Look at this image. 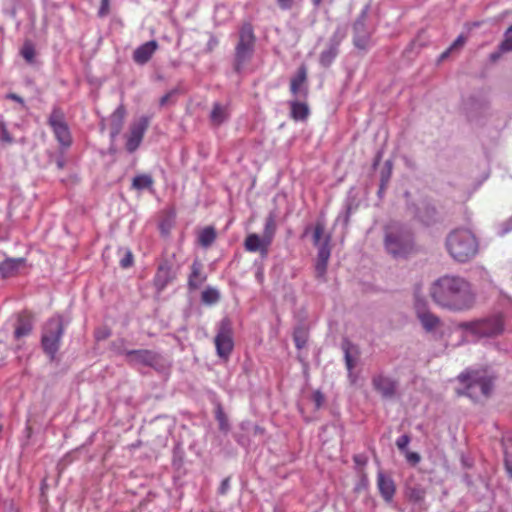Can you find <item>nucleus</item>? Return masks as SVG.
Listing matches in <instances>:
<instances>
[{
  "label": "nucleus",
  "instance_id": "864d4df0",
  "mask_svg": "<svg viewBox=\"0 0 512 512\" xmlns=\"http://www.w3.org/2000/svg\"><path fill=\"white\" fill-rule=\"evenodd\" d=\"M323 0H312V3L315 7H319Z\"/></svg>",
  "mask_w": 512,
  "mask_h": 512
},
{
  "label": "nucleus",
  "instance_id": "2f4dec72",
  "mask_svg": "<svg viewBox=\"0 0 512 512\" xmlns=\"http://www.w3.org/2000/svg\"><path fill=\"white\" fill-rule=\"evenodd\" d=\"M201 299L206 304H215L219 301L220 294L215 288L208 287L202 292Z\"/></svg>",
  "mask_w": 512,
  "mask_h": 512
},
{
  "label": "nucleus",
  "instance_id": "cd10ccee",
  "mask_svg": "<svg viewBox=\"0 0 512 512\" xmlns=\"http://www.w3.org/2000/svg\"><path fill=\"white\" fill-rule=\"evenodd\" d=\"M342 348H343V351H344V355H345V363H346V367L348 369L349 372H351L353 370V368L355 367V359L353 358V353L355 355L358 354V351L357 349L347 340H345L342 344Z\"/></svg>",
  "mask_w": 512,
  "mask_h": 512
},
{
  "label": "nucleus",
  "instance_id": "c9c22d12",
  "mask_svg": "<svg viewBox=\"0 0 512 512\" xmlns=\"http://www.w3.org/2000/svg\"><path fill=\"white\" fill-rule=\"evenodd\" d=\"M324 231H325L324 224L321 222H317L315 225V228H314V233H313V243L315 246H320L322 244L321 238L324 234Z\"/></svg>",
  "mask_w": 512,
  "mask_h": 512
},
{
  "label": "nucleus",
  "instance_id": "49530a36",
  "mask_svg": "<svg viewBox=\"0 0 512 512\" xmlns=\"http://www.w3.org/2000/svg\"><path fill=\"white\" fill-rule=\"evenodd\" d=\"M276 1H277L278 6L282 10H289L292 8V6L294 4V0H276Z\"/></svg>",
  "mask_w": 512,
  "mask_h": 512
},
{
  "label": "nucleus",
  "instance_id": "20e7f679",
  "mask_svg": "<svg viewBox=\"0 0 512 512\" xmlns=\"http://www.w3.org/2000/svg\"><path fill=\"white\" fill-rule=\"evenodd\" d=\"M458 327L476 337H495L503 333L504 319L501 315H495L485 319L461 322Z\"/></svg>",
  "mask_w": 512,
  "mask_h": 512
},
{
  "label": "nucleus",
  "instance_id": "3c124183",
  "mask_svg": "<svg viewBox=\"0 0 512 512\" xmlns=\"http://www.w3.org/2000/svg\"><path fill=\"white\" fill-rule=\"evenodd\" d=\"M503 52H500V49L496 52H493L490 54L489 58H490V61L491 62H496L500 57H501V54Z\"/></svg>",
  "mask_w": 512,
  "mask_h": 512
},
{
  "label": "nucleus",
  "instance_id": "de8ad7c7",
  "mask_svg": "<svg viewBox=\"0 0 512 512\" xmlns=\"http://www.w3.org/2000/svg\"><path fill=\"white\" fill-rule=\"evenodd\" d=\"M313 400L316 404V407L319 408L324 402V396L320 391H316L313 393Z\"/></svg>",
  "mask_w": 512,
  "mask_h": 512
},
{
  "label": "nucleus",
  "instance_id": "f257e3e1",
  "mask_svg": "<svg viewBox=\"0 0 512 512\" xmlns=\"http://www.w3.org/2000/svg\"><path fill=\"white\" fill-rule=\"evenodd\" d=\"M429 294L437 306L453 312L470 310L476 302L471 284L460 276L438 278L431 284Z\"/></svg>",
  "mask_w": 512,
  "mask_h": 512
},
{
  "label": "nucleus",
  "instance_id": "473e14b6",
  "mask_svg": "<svg viewBox=\"0 0 512 512\" xmlns=\"http://www.w3.org/2000/svg\"><path fill=\"white\" fill-rule=\"evenodd\" d=\"M215 418L218 421L219 429L221 431L227 432L229 430L228 418L223 411L221 405H218L215 411Z\"/></svg>",
  "mask_w": 512,
  "mask_h": 512
},
{
  "label": "nucleus",
  "instance_id": "ea45409f",
  "mask_svg": "<svg viewBox=\"0 0 512 512\" xmlns=\"http://www.w3.org/2000/svg\"><path fill=\"white\" fill-rule=\"evenodd\" d=\"M0 131H1V134H0L1 141L9 143V144L13 142V138L10 135V133L8 132V130L6 129V126L4 125V123L0 124Z\"/></svg>",
  "mask_w": 512,
  "mask_h": 512
},
{
  "label": "nucleus",
  "instance_id": "c756f323",
  "mask_svg": "<svg viewBox=\"0 0 512 512\" xmlns=\"http://www.w3.org/2000/svg\"><path fill=\"white\" fill-rule=\"evenodd\" d=\"M425 495L426 490L420 485L407 486L406 488V496L410 501L421 502L424 500Z\"/></svg>",
  "mask_w": 512,
  "mask_h": 512
},
{
  "label": "nucleus",
  "instance_id": "79ce46f5",
  "mask_svg": "<svg viewBox=\"0 0 512 512\" xmlns=\"http://www.w3.org/2000/svg\"><path fill=\"white\" fill-rule=\"evenodd\" d=\"M328 261L317 260L316 262V273L317 276L322 277L326 273Z\"/></svg>",
  "mask_w": 512,
  "mask_h": 512
},
{
  "label": "nucleus",
  "instance_id": "412c9836",
  "mask_svg": "<svg viewBox=\"0 0 512 512\" xmlns=\"http://www.w3.org/2000/svg\"><path fill=\"white\" fill-rule=\"evenodd\" d=\"M307 81V68L302 64L290 81V91L296 96L301 91V87L305 85Z\"/></svg>",
  "mask_w": 512,
  "mask_h": 512
},
{
  "label": "nucleus",
  "instance_id": "9b49d317",
  "mask_svg": "<svg viewBox=\"0 0 512 512\" xmlns=\"http://www.w3.org/2000/svg\"><path fill=\"white\" fill-rule=\"evenodd\" d=\"M126 356L133 362L153 368L157 367L161 360L160 354L148 349L129 350L126 352Z\"/></svg>",
  "mask_w": 512,
  "mask_h": 512
},
{
  "label": "nucleus",
  "instance_id": "9d476101",
  "mask_svg": "<svg viewBox=\"0 0 512 512\" xmlns=\"http://www.w3.org/2000/svg\"><path fill=\"white\" fill-rule=\"evenodd\" d=\"M149 125L150 118L148 116H141L131 123L125 144L128 152L133 153L139 148Z\"/></svg>",
  "mask_w": 512,
  "mask_h": 512
},
{
  "label": "nucleus",
  "instance_id": "f03ea898",
  "mask_svg": "<svg viewBox=\"0 0 512 512\" xmlns=\"http://www.w3.org/2000/svg\"><path fill=\"white\" fill-rule=\"evenodd\" d=\"M449 255L458 262H467L478 253L479 245L476 236L469 229H455L446 238Z\"/></svg>",
  "mask_w": 512,
  "mask_h": 512
},
{
  "label": "nucleus",
  "instance_id": "4c0bfd02",
  "mask_svg": "<svg viewBox=\"0 0 512 512\" xmlns=\"http://www.w3.org/2000/svg\"><path fill=\"white\" fill-rule=\"evenodd\" d=\"M500 52L512 51V36L505 33L504 40L499 45Z\"/></svg>",
  "mask_w": 512,
  "mask_h": 512
},
{
  "label": "nucleus",
  "instance_id": "09e8293b",
  "mask_svg": "<svg viewBox=\"0 0 512 512\" xmlns=\"http://www.w3.org/2000/svg\"><path fill=\"white\" fill-rule=\"evenodd\" d=\"M229 487H230V480H229V478H225L221 482V485L219 487V493L220 494H226V492L228 491Z\"/></svg>",
  "mask_w": 512,
  "mask_h": 512
},
{
  "label": "nucleus",
  "instance_id": "7ed1b4c3",
  "mask_svg": "<svg viewBox=\"0 0 512 512\" xmlns=\"http://www.w3.org/2000/svg\"><path fill=\"white\" fill-rule=\"evenodd\" d=\"M64 334V323L60 315L53 316L44 324L41 336L43 351L54 360L61 345Z\"/></svg>",
  "mask_w": 512,
  "mask_h": 512
},
{
  "label": "nucleus",
  "instance_id": "0eeeda50",
  "mask_svg": "<svg viewBox=\"0 0 512 512\" xmlns=\"http://www.w3.org/2000/svg\"><path fill=\"white\" fill-rule=\"evenodd\" d=\"M256 37L251 23H244L239 32V41L235 48V70L239 72L254 52Z\"/></svg>",
  "mask_w": 512,
  "mask_h": 512
},
{
  "label": "nucleus",
  "instance_id": "4468645a",
  "mask_svg": "<svg viewBox=\"0 0 512 512\" xmlns=\"http://www.w3.org/2000/svg\"><path fill=\"white\" fill-rule=\"evenodd\" d=\"M158 49V43L155 40L148 41L135 49L133 60L139 65L146 64Z\"/></svg>",
  "mask_w": 512,
  "mask_h": 512
},
{
  "label": "nucleus",
  "instance_id": "72a5a7b5",
  "mask_svg": "<svg viewBox=\"0 0 512 512\" xmlns=\"http://www.w3.org/2000/svg\"><path fill=\"white\" fill-rule=\"evenodd\" d=\"M329 242H330V236H327L326 239L322 242V244L320 246H318L319 249H318L317 260L329 261L330 254H331Z\"/></svg>",
  "mask_w": 512,
  "mask_h": 512
},
{
  "label": "nucleus",
  "instance_id": "dca6fc26",
  "mask_svg": "<svg viewBox=\"0 0 512 512\" xmlns=\"http://www.w3.org/2000/svg\"><path fill=\"white\" fill-rule=\"evenodd\" d=\"M377 486L383 499L391 502L396 491L393 479L380 472L377 476Z\"/></svg>",
  "mask_w": 512,
  "mask_h": 512
},
{
  "label": "nucleus",
  "instance_id": "423d86ee",
  "mask_svg": "<svg viewBox=\"0 0 512 512\" xmlns=\"http://www.w3.org/2000/svg\"><path fill=\"white\" fill-rule=\"evenodd\" d=\"M461 383L466 385V395L478 399L481 395L488 397L492 391V379L480 371H465L458 376Z\"/></svg>",
  "mask_w": 512,
  "mask_h": 512
},
{
  "label": "nucleus",
  "instance_id": "58836bf2",
  "mask_svg": "<svg viewBox=\"0 0 512 512\" xmlns=\"http://www.w3.org/2000/svg\"><path fill=\"white\" fill-rule=\"evenodd\" d=\"M133 261H134V258H133L132 252L127 251L125 253V256L120 260V266L122 268H128L133 265Z\"/></svg>",
  "mask_w": 512,
  "mask_h": 512
},
{
  "label": "nucleus",
  "instance_id": "a19ab883",
  "mask_svg": "<svg viewBox=\"0 0 512 512\" xmlns=\"http://www.w3.org/2000/svg\"><path fill=\"white\" fill-rule=\"evenodd\" d=\"M410 443V437L408 435H402L396 440V445L399 450L404 451Z\"/></svg>",
  "mask_w": 512,
  "mask_h": 512
},
{
  "label": "nucleus",
  "instance_id": "2eb2a0df",
  "mask_svg": "<svg viewBox=\"0 0 512 512\" xmlns=\"http://www.w3.org/2000/svg\"><path fill=\"white\" fill-rule=\"evenodd\" d=\"M172 272L168 264H160L153 278V285L158 293H161L172 281Z\"/></svg>",
  "mask_w": 512,
  "mask_h": 512
},
{
  "label": "nucleus",
  "instance_id": "b1692460",
  "mask_svg": "<svg viewBox=\"0 0 512 512\" xmlns=\"http://www.w3.org/2000/svg\"><path fill=\"white\" fill-rule=\"evenodd\" d=\"M309 107L306 103L292 101L290 102V116L295 121H304L309 116Z\"/></svg>",
  "mask_w": 512,
  "mask_h": 512
},
{
  "label": "nucleus",
  "instance_id": "6ab92c4d",
  "mask_svg": "<svg viewBox=\"0 0 512 512\" xmlns=\"http://www.w3.org/2000/svg\"><path fill=\"white\" fill-rule=\"evenodd\" d=\"M230 117L229 106L221 103H214L210 113V122L213 126H220Z\"/></svg>",
  "mask_w": 512,
  "mask_h": 512
},
{
  "label": "nucleus",
  "instance_id": "c85d7f7f",
  "mask_svg": "<svg viewBox=\"0 0 512 512\" xmlns=\"http://www.w3.org/2000/svg\"><path fill=\"white\" fill-rule=\"evenodd\" d=\"M154 183L153 178L148 174H140L133 178L132 188L136 190L150 189Z\"/></svg>",
  "mask_w": 512,
  "mask_h": 512
},
{
  "label": "nucleus",
  "instance_id": "a211bd4d",
  "mask_svg": "<svg viewBox=\"0 0 512 512\" xmlns=\"http://www.w3.org/2000/svg\"><path fill=\"white\" fill-rule=\"evenodd\" d=\"M340 41L341 39L336 37L332 38L328 48L321 52L319 62L323 67H329L337 57Z\"/></svg>",
  "mask_w": 512,
  "mask_h": 512
},
{
  "label": "nucleus",
  "instance_id": "603ef678",
  "mask_svg": "<svg viewBox=\"0 0 512 512\" xmlns=\"http://www.w3.org/2000/svg\"><path fill=\"white\" fill-rule=\"evenodd\" d=\"M7 98L15 100V101H17L19 103H23V99L20 96H18L17 94H14V93L8 94Z\"/></svg>",
  "mask_w": 512,
  "mask_h": 512
},
{
  "label": "nucleus",
  "instance_id": "4be33fe9",
  "mask_svg": "<svg viewBox=\"0 0 512 512\" xmlns=\"http://www.w3.org/2000/svg\"><path fill=\"white\" fill-rule=\"evenodd\" d=\"M33 324L32 319L29 315L21 314L18 317V321L15 327L14 336L16 339H20L29 335L32 331Z\"/></svg>",
  "mask_w": 512,
  "mask_h": 512
},
{
  "label": "nucleus",
  "instance_id": "37998d69",
  "mask_svg": "<svg viewBox=\"0 0 512 512\" xmlns=\"http://www.w3.org/2000/svg\"><path fill=\"white\" fill-rule=\"evenodd\" d=\"M406 459L412 465H416V464H418L420 462L421 457H420V455L417 452L407 451L406 452Z\"/></svg>",
  "mask_w": 512,
  "mask_h": 512
},
{
  "label": "nucleus",
  "instance_id": "c03bdc74",
  "mask_svg": "<svg viewBox=\"0 0 512 512\" xmlns=\"http://www.w3.org/2000/svg\"><path fill=\"white\" fill-rule=\"evenodd\" d=\"M294 342H295V346L298 348V349H301L305 346L306 344V338H305V335L302 334H298V333H295L294 334Z\"/></svg>",
  "mask_w": 512,
  "mask_h": 512
},
{
  "label": "nucleus",
  "instance_id": "f704fd0d",
  "mask_svg": "<svg viewBox=\"0 0 512 512\" xmlns=\"http://www.w3.org/2000/svg\"><path fill=\"white\" fill-rule=\"evenodd\" d=\"M20 53L27 62L32 63L35 57L34 45L29 41L25 42Z\"/></svg>",
  "mask_w": 512,
  "mask_h": 512
},
{
  "label": "nucleus",
  "instance_id": "a878e982",
  "mask_svg": "<svg viewBox=\"0 0 512 512\" xmlns=\"http://www.w3.org/2000/svg\"><path fill=\"white\" fill-rule=\"evenodd\" d=\"M417 315H418V318L420 319L423 327L427 331H432L440 323V319L433 313L421 312L419 309H417Z\"/></svg>",
  "mask_w": 512,
  "mask_h": 512
},
{
  "label": "nucleus",
  "instance_id": "393cba45",
  "mask_svg": "<svg viewBox=\"0 0 512 512\" xmlns=\"http://www.w3.org/2000/svg\"><path fill=\"white\" fill-rule=\"evenodd\" d=\"M125 116H126V109L123 105L118 106L116 108V110L113 112L112 127H111L112 136H116L120 133Z\"/></svg>",
  "mask_w": 512,
  "mask_h": 512
},
{
  "label": "nucleus",
  "instance_id": "6e6d98bb",
  "mask_svg": "<svg viewBox=\"0 0 512 512\" xmlns=\"http://www.w3.org/2000/svg\"><path fill=\"white\" fill-rule=\"evenodd\" d=\"M256 430H257V432H262V431H263V430H262V429H260L259 427H256Z\"/></svg>",
  "mask_w": 512,
  "mask_h": 512
},
{
  "label": "nucleus",
  "instance_id": "5fc2aeb1",
  "mask_svg": "<svg viewBox=\"0 0 512 512\" xmlns=\"http://www.w3.org/2000/svg\"><path fill=\"white\" fill-rule=\"evenodd\" d=\"M511 33H512V24L506 30V34H511Z\"/></svg>",
  "mask_w": 512,
  "mask_h": 512
},
{
  "label": "nucleus",
  "instance_id": "5701e85b",
  "mask_svg": "<svg viewBox=\"0 0 512 512\" xmlns=\"http://www.w3.org/2000/svg\"><path fill=\"white\" fill-rule=\"evenodd\" d=\"M202 264L194 261L191 265V274L188 279V285L191 289H197L206 280V276L202 275Z\"/></svg>",
  "mask_w": 512,
  "mask_h": 512
},
{
  "label": "nucleus",
  "instance_id": "e433bc0d",
  "mask_svg": "<svg viewBox=\"0 0 512 512\" xmlns=\"http://www.w3.org/2000/svg\"><path fill=\"white\" fill-rule=\"evenodd\" d=\"M466 38L463 35H459L456 40L451 44L447 51L442 54V58L446 57L451 51L464 46Z\"/></svg>",
  "mask_w": 512,
  "mask_h": 512
},
{
  "label": "nucleus",
  "instance_id": "8fccbe9b",
  "mask_svg": "<svg viewBox=\"0 0 512 512\" xmlns=\"http://www.w3.org/2000/svg\"><path fill=\"white\" fill-rule=\"evenodd\" d=\"M174 93H175V91H170V92L166 93L165 95H163L159 101L160 106H165L168 103V101L170 100V98L172 97V95H174Z\"/></svg>",
  "mask_w": 512,
  "mask_h": 512
},
{
  "label": "nucleus",
  "instance_id": "7c9ffc66",
  "mask_svg": "<svg viewBox=\"0 0 512 512\" xmlns=\"http://www.w3.org/2000/svg\"><path fill=\"white\" fill-rule=\"evenodd\" d=\"M277 229L275 216L270 214L265 221L263 236L266 238V242L272 243Z\"/></svg>",
  "mask_w": 512,
  "mask_h": 512
},
{
  "label": "nucleus",
  "instance_id": "aec40b11",
  "mask_svg": "<svg viewBox=\"0 0 512 512\" xmlns=\"http://www.w3.org/2000/svg\"><path fill=\"white\" fill-rule=\"evenodd\" d=\"M354 37H353V43L354 45L361 50L367 49L369 46L370 36L365 31L364 23L362 22H356L354 24Z\"/></svg>",
  "mask_w": 512,
  "mask_h": 512
},
{
  "label": "nucleus",
  "instance_id": "f3484780",
  "mask_svg": "<svg viewBox=\"0 0 512 512\" xmlns=\"http://www.w3.org/2000/svg\"><path fill=\"white\" fill-rule=\"evenodd\" d=\"M23 258H7L0 262V276L10 278L17 275L19 269L24 265Z\"/></svg>",
  "mask_w": 512,
  "mask_h": 512
},
{
  "label": "nucleus",
  "instance_id": "4d7b16f0",
  "mask_svg": "<svg viewBox=\"0 0 512 512\" xmlns=\"http://www.w3.org/2000/svg\"><path fill=\"white\" fill-rule=\"evenodd\" d=\"M256 430H257V432H262V431H263V430H262V429H260L259 427H256Z\"/></svg>",
  "mask_w": 512,
  "mask_h": 512
},
{
  "label": "nucleus",
  "instance_id": "bb28decb",
  "mask_svg": "<svg viewBox=\"0 0 512 512\" xmlns=\"http://www.w3.org/2000/svg\"><path fill=\"white\" fill-rule=\"evenodd\" d=\"M216 239V231L212 226L205 227L198 234V242L202 247H209Z\"/></svg>",
  "mask_w": 512,
  "mask_h": 512
},
{
  "label": "nucleus",
  "instance_id": "ddd939ff",
  "mask_svg": "<svg viewBox=\"0 0 512 512\" xmlns=\"http://www.w3.org/2000/svg\"><path fill=\"white\" fill-rule=\"evenodd\" d=\"M374 389L384 398H392L396 392V382L387 376L376 375L372 378Z\"/></svg>",
  "mask_w": 512,
  "mask_h": 512
},
{
  "label": "nucleus",
  "instance_id": "a18cd8bd",
  "mask_svg": "<svg viewBox=\"0 0 512 512\" xmlns=\"http://www.w3.org/2000/svg\"><path fill=\"white\" fill-rule=\"evenodd\" d=\"M109 13V0H101L100 9L98 11L99 16L103 17Z\"/></svg>",
  "mask_w": 512,
  "mask_h": 512
},
{
  "label": "nucleus",
  "instance_id": "39448f33",
  "mask_svg": "<svg viewBox=\"0 0 512 512\" xmlns=\"http://www.w3.org/2000/svg\"><path fill=\"white\" fill-rule=\"evenodd\" d=\"M385 247L395 257L410 255L415 250L412 232L402 228L388 232L385 237Z\"/></svg>",
  "mask_w": 512,
  "mask_h": 512
},
{
  "label": "nucleus",
  "instance_id": "1a4fd4ad",
  "mask_svg": "<svg viewBox=\"0 0 512 512\" xmlns=\"http://www.w3.org/2000/svg\"><path fill=\"white\" fill-rule=\"evenodd\" d=\"M217 355L227 360L233 351V332L228 320L221 321L214 339Z\"/></svg>",
  "mask_w": 512,
  "mask_h": 512
},
{
  "label": "nucleus",
  "instance_id": "6e6552de",
  "mask_svg": "<svg viewBox=\"0 0 512 512\" xmlns=\"http://www.w3.org/2000/svg\"><path fill=\"white\" fill-rule=\"evenodd\" d=\"M48 125L51 127L59 144L68 148L72 144V137L65 120V114L59 107H54L48 117Z\"/></svg>",
  "mask_w": 512,
  "mask_h": 512
},
{
  "label": "nucleus",
  "instance_id": "f8f14e48",
  "mask_svg": "<svg viewBox=\"0 0 512 512\" xmlns=\"http://www.w3.org/2000/svg\"><path fill=\"white\" fill-rule=\"evenodd\" d=\"M272 243L266 242L264 236L260 237L256 233L248 234L244 241V248L247 252H259L262 257L267 256L269 247Z\"/></svg>",
  "mask_w": 512,
  "mask_h": 512
}]
</instances>
